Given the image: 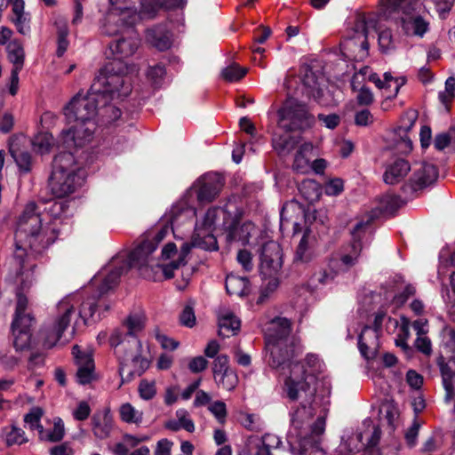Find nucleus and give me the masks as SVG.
Masks as SVG:
<instances>
[{
	"label": "nucleus",
	"instance_id": "1",
	"mask_svg": "<svg viewBox=\"0 0 455 455\" xmlns=\"http://www.w3.org/2000/svg\"><path fill=\"white\" fill-rule=\"evenodd\" d=\"M316 375L315 369H307L304 364L295 363L283 380V393L291 401H299L300 406L291 417L289 439L292 451L293 442L298 443L303 455L309 448L318 451L320 436L325 430V417L319 416L311 424L314 415L312 402L316 393Z\"/></svg>",
	"mask_w": 455,
	"mask_h": 455
},
{
	"label": "nucleus",
	"instance_id": "2",
	"mask_svg": "<svg viewBox=\"0 0 455 455\" xmlns=\"http://www.w3.org/2000/svg\"><path fill=\"white\" fill-rule=\"evenodd\" d=\"M115 67H108L100 73L89 92L83 95L78 92L64 108L63 112L68 123L87 124L86 132L96 128L94 118L100 111L101 100L107 97L128 96L132 92V84L118 74H113Z\"/></svg>",
	"mask_w": 455,
	"mask_h": 455
},
{
	"label": "nucleus",
	"instance_id": "3",
	"mask_svg": "<svg viewBox=\"0 0 455 455\" xmlns=\"http://www.w3.org/2000/svg\"><path fill=\"white\" fill-rule=\"evenodd\" d=\"M42 222L37 205L35 203L28 204L19 219L14 237V259L20 266L21 275H24L26 259L31 256L28 250L29 249L31 253H40L56 239L54 230L49 227H43Z\"/></svg>",
	"mask_w": 455,
	"mask_h": 455
},
{
	"label": "nucleus",
	"instance_id": "4",
	"mask_svg": "<svg viewBox=\"0 0 455 455\" xmlns=\"http://www.w3.org/2000/svg\"><path fill=\"white\" fill-rule=\"evenodd\" d=\"M291 323L285 317L274 318L266 331L267 346L269 349L268 364L284 376L290 374L291 368L295 363H301L307 369H313L311 363L317 362V358L313 355L308 356L305 363L292 361L299 350V344L293 336H291Z\"/></svg>",
	"mask_w": 455,
	"mask_h": 455
},
{
	"label": "nucleus",
	"instance_id": "5",
	"mask_svg": "<svg viewBox=\"0 0 455 455\" xmlns=\"http://www.w3.org/2000/svg\"><path fill=\"white\" fill-rule=\"evenodd\" d=\"M100 297V294L92 295L85 298L83 301H80L76 296H68L61 299L57 305V313L52 321L41 330L40 337L44 347L52 348L60 341L64 331L69 326L77 305H80L78 315L84 323L93 318L97 312L100 318L101 307H104L105 311L109 308V306L102 301Z\"/></svg>",
	"mask_w": 455,
	"mask_h": 455
},
{
	"label": "nucleus",
	"instance_id": "6",
	"mask_svg": "<svg viewBox=\"0 0 455 455\" xmlns=\"http://www.w3.org/2000/svg\"><path fill=\"white\" fill-rule=\"evenodd\" d=\"M83 181L84 172L71 152L55 156L49 179V188L54 196L63 198L73 194Z\"/></svg>",
	"mask_w": 455,
	"mask_h": 455
},
{
	"label": "nucleus",
	"instance_id": "7",
	"mask_svg": "<svg viewBox=\"0 0 455 455\" xmlns=\"http://www.w3.org/2000/svg\"><path fill=\"white\" fill-rule=\"evenodd\" d=\"M109 344L122 359L119 368L121 385L130 381L134 375H141L148 368L149 361L141 356L142 345L137 338H132L127 341L128 346H124L121 341L120 331L116 330L109 338Z\"/></svg>",
	"mask_w": 455,
	"mask_h": 455
},
{
	"label": "nucleus",
	"instance_id": "8",
	"mask_svg": "<svg viewBox=\"0 0 455 455\" xmlns=\"http://www.w3.org/2000/svg\"><path fill=\"white\" fill-rule=\"evenodd\" d=\"M381 16L386 20L400 22L403 32L409 36H422L428 28V23L413 13L411 0H380Z\"/></svg>",
	"mask_w": 455,
	"mask_h": 455
},
{
	"label": "nucleus",
	"instance_id": "9",
	"mask_svg": "<svg viewBox=\"0 0 455 455\" xmlns=\"http://www.w3.org/2000/svg\"><path fill=\"white\" fill-rule=\"evenodd\" d=\"M156 251V245L148 239H145L129 255L128 260L124 259L129 268H137L140 274L146 279L159 281L165 276L164 268L171 265H161L152 257Z\"/></svg>",
	"mask_w": 455,
	"mask_h": 455
},
{
	"label": "nucleus",
	"instance_id": "10",
	"mask_svg": "<svg viewBox=\"0 0 455 455\" xmlns=\"http://www.w3.org/2000/svg\"><path fill=\"white\" fill-rule=\"evenodd\" d=\"M277 115L278 127L285 132L306 130L315 124V117L307 106L295 99L286 100Z\"/></svg>",
	"mask_w": 455,
	"mask_h": 455
},
{
	"label": "nucleus",
	"instance_id": "11",
	"mask_svg": "<svg viewBox=\"0 0 455 455\" xmlns=\"http://www.w3.org/2000/svg\"><path fill=\"white\" fill-rule=\"evenodd\" d=\"M192 247H198L205 251H217L218 243L212 232L203 230L199 225L196 224L192 243H183L180 247L178 259L172 261L170 266L164 268V272L167 278L173 277L174 270L187 263L186 259Z\"/></svg>",
	"mask_w": 455,
	"mask_h": 455
},
{
	"label": "nucleus",
	"instance_id": "12",
	"mask_svg": "<svg viewBox=\"0 0 455 455\" xmlns=\"http://www.w3.org/2000/svg\"><path fill=\"white\" fill-rule=\"evenodd\" d=\"M120 1L109 0L113 7L108 12L103 27V33L108 36L116 35L122 32L124 28L132 26L139 18V14L135 10L115 7Z\"/></svg>",
	"mask_w": 455,
	"mask_h": 455
},
{
	"label": "nucleus",
	"instance_id": "13",
	"mask_svg": "<svg viewBox=\"0 0 455 455\" xmlns=\"http://www.w3.org/2000/svg\"><path fill=\"white\" fill-rule=\"evenodd\" d=\"M128 270L126 262L120 258L112 261L101 269L92 280L97 286L100 296H103L118 283L120 276Z\"/></svg>",
	"mask_w": 455,
	"mask_h": 455
},
{
	"label": "nucleus",
	"instance_id": "14",
	"mask_svg": "<svg viewBox=\"0 0 455 455\" xmlns=\"http://www.w3.org/2000/svg\"><path fill=\"white\" fill-rule=\"evenodd\" d=\"M137 48L138 43L132 38H122L109 44V51L116 60L107 65L100 73H104L108 67H115V70L112 71V73L122 76L131 84V78L127 76L129 68L121 59L132 56L136 52Z\"/></svg>",
	"mask_w": 455,
	"mask_h": 455
},
{
	"label": "nucleus",
	"instance_id": "15",
	"mask_svg": "<svg viewBox=\"0 0 455 455\" xmlns=\"http://www.w3.org/2000/svg\"><path fill=\"white\" fill-rule=\"evenodd\" d=\"M259 272L262 276L280 275L283 267V251L280 244L268 241L260 251Z\"/></svg>",
	"mask_w": 455,
	"mask_h": 455
},
{
	"label": "nucleus",
	"instance_id": "16",
	"mask_svg": "<svg viewBox=\"0 0 455 455\" xmlns=\"http://www.w3.org/2000/svg\"><path fill=\"white\" fill-rule=\"evenodd\" d=\"M372 23L371 20L358 19L355 25V36L344 41L343 49L350 52L353 58L362 60L368 55L367 35L368 28Z\"/></svg>",
	"mask_w": 455,
	"mask_h": 455
},
{
	"label": "nucleus",
	"instance_id": "17",
	"mask_svg": "<svg viewBox=\"0 0 455 455\" xmlns=\"http://www.w3.org/2000/svg\"><path fill=\"white\" fill-rule=\"evenodd\" d=\"M372 218L368 217L366 220L358 221L352 230L353 243L347 246L340 256L339 261L344 270L355 266L362 251L360 239L366 228L371 222Z\"/></svg>",
	"mask_w": 455,
	"mask_h": 455
},
{
	"label": "nucleus",
	"instance_id": "18",
	"mask_svg": "<svg viewBox=\"0 0 455 455\" xmlns=\"http://www.w3.org/2000/svg\"><path fill=\"white\" fill-rule=\"evenodd\" d=\"M72 354L77 367V382L82 385L91 383L96 379L92 351L90 349H83L80 346L75 345L72 348Z\"/></svg>",
	"mask_w": 455,
	"mask_h": 455
},
{
	"label": "nucleus",
	"instance_id": "19",
	"mask_svg": "<svg viewBox=\"0 0 455 455\" xmlns=\"http://www.w3.org/2000/svg\"><path fill=\"white\" fill-rule=\"evenodd\" d=\"M437 177L438 172L434 164L422 163L413 169L412 175L403 188L405 192H416L432 184Z\"/></svg>",
	"mask_w": 455,
	"mask_h": 455
},
{
	"label": "nucleus",
	"instance_id": "20",
	"mask_svg": "<svg viewBox=\"0 0 455 455\" xmlns=\"http://www.w3.org/2000/svg\"><path fill=\"white\" fill-rule=\"evenodd\" d=\"M197 200L210 203L220 194L224 186V179L218 173H207L197 181Z\"/></svg>",
	"mask_w": 455,
	"mask_h": 455
},
{
	"label": "nucleus",
	"instance_id": "21",
	"mask_svg": "<svg viewBox=\"0 0 455 455\" xmlns=\"http://www.w3.org/2000/svg\"><path fill=\"white\" fill-rule=\"evenodd\" d=\"M87 124L75 123V124L61 133V141L66 148H80L91 141L95 129L86 132Z\"/></svg>",
	"mask_w": 455,
	"mask_h": 455
},
{
	"label": "nucleus",
	"instance_id": "22",
	"mask_svg": "<svg viewBox=\"0 0 455 455\" xmlns=\"http://www.w3.org/2000/svg\"><path fill=\"white\" fill-rule=\"evenodd\" d=\"M91 420L93 435L97 438L106 439L110 435L114 427V420L108 409L96 411Z\"/></svg>",
	"mask_w": 455,
	"mask_h": 455
},
{
	"label": "nucleus",
	"instance_id": "23",
	"mask_svg": "<svg viewBox=\"0 0 455 455\" xmlns=\"http://www.w3.org/2000/svg\"><path fill=\"white\" fill-rule=\"evenodd\" d=\"M379 334L380 331L368 325L362 330L358 337V348L364 358L371 357L379 347Z\"/></svg>",
	"mask_w": 455,
	"mask_h": 455
},
{
	"label": "nucleus",
	"instance_id": "24",
	"mask_svg": "<svg viewBox=\"0 0 455 455\" xmlns=\"http://www.w3.org/2000/svg\"><path fill=\"white\" fill-rule=\"evenodd\" d=\"M411 169V164L407 160L397 158L387 166L384 181L387 184H396L407 176Z\"/></svg>",
	"mask_w": 455,
	"mask_h": 455
},
{
	"label": "nucleus",
	"instance_id": "25",
	"mask_svg": "<svg viewBox=\"0 0 455 455\" xmlns=\"http://www.w3.org/2000/svg\"><path fill=\"white\" fill-rule=\"evenodd\" d=\"M315 237L309 229H307L301 237L294 254V261L297 263H307L312 259V248Z\"/></svg>",
	"mask_w": 455,
	"mask_h": 455
},
{
	"label": "nucleus",
	"instance_id": "26",
	"mask_svg": "<svg viewBox=\"0 0 455 455\" xmlns=\"http://www.w3.org/2000/svg\"><path fill=\"white\" fill-rule=\"evenodd\" d=\"M313 144L309 142L300 145L297 151L292 168L300 173H306L310 169V157L313 151Z\"/></svg>",
	"mask_w": 455,
	"mask_h": 455
},
{
	"label": "nucleus",
	"instance_id": "27",
	"mask_svg": "<svg viewBox=\"0 0 455 455\" xmlns=\"http://www.w3.org/2000/svg\"><path fill=\"white\" fill-rule=\"evenodd\" d=\"M147 37L160 51L167 50L172 45L171 34L161 26L148 29Z\"/></svg>",
	"mask_w": 455,
	"mask_h": 455
},
{
	"label": "nucleus",
	"instance_id": "28",
	"mask_svg": "<svg viewBox=\"0 0 455 455\" xmlns=\"http://www.w3.org/2000/svg\"><path fill=\"white\" fill-rule=\"evenodd\" d=\"M441 372L446 391L445 398L451 400L454 396L455 389V356L451 358L447 363L441 365Z\"/></svg>",
	"mask_w": 455,
	"mask_h": 455
},
{
	"label": "nucleus",
	"instance_id": "29",
	"mask_svg": "<svg viewBox=\"0 0 455 455\" xmlns=\"http://www.w3.org/2000/svg\"><path fill=\"white\" fill-rule=\"evenodd\" d=\"M240 326V320L233 313L227 312L219 317V335L223 338L236 334Z\"/></svg>",
	"mask_w": 455,
	"mask_h": 455
},
{
	"label": "nucleus",
	"instance_id": "30",
	"mask_svg": "<svg viewBox=\"0 0 455 455\" xmlns=\"http://www.w3.org/2000/svg\"><path fill=\"white\" fill-rule=\"evenodd\" d=\"M226 290L231 296L243 297L249 292V280L230 274L226 277Z\"/></svg>",
	"mask_w": 455,
	"mask_h": 455
},
{
	"label": "nucleus",
	"instance_id": "31",
	"mask_svg": "<svg viewBox=\"0 0 455 455\" xmlns=\"http://www.w3.org/2000/svg\"><path fill=\"white\" fill-rule=\"evenodd\" d=\"M255 455H272L271 450L281 444L280 438L273 434H266L261 438H254Z\"/></svg>",
	"mask_w": 455,
	"mask_h": 455
},
{
	"label": "nucleus",
	"instance_id": "32",
	"mask_svg": "<svg viewBox=\"0 0 455 455\" xmlns=\"http://www.w3.org/2000/svg\"><path fill=\"white\" fill-rule=\"evenodd\" d=\"M7 58L12 63V69L21 70L24 65L25 52L21 43L18 40L11 41L6 47Z\"/></svg>",
	"mask_w": 455,
	"mask_h": 455
},
{
	"label": "nucleus",
	"instance_id": "33",
	"mask_svg": "<svg viewBox=\"0 0 455 455\" xmlns=\"http://www.w3.org/2000/svg\"><path fill=\"white\" fill-rule=\"evenodd\" d=\"M124 325L128 331L124 338L121 336V341L124 342V346H128L127 341L131 340L132 338H136V335L143 330L145 325L144 316L139 314L131 315L124 322ZM120 334L122 335L121 332Z\"/></svg>",
	"mask_w": 455,
	"mask_h": 455
},
{
	"label": "nucleus",
	"instance_id": "34",
	"mask_svg": "<svg viewBox=\"0 0 455 455\" xmlns=\"http://www.w3.org/2000/svg\"><path fill=\"white\" fill-rule=\"evenodd\" d=\"M298 138L290 134L277 135L275 134L273 139L274 148L279 155H287L291 152L295 146L298 144Z\"/></svg>",
	"mask_w": 455,
	"mask_h": 455
},
{
	"label": "nucleus",
	"instance_id": "35",
	"mask_svg": "<svg viewBox=\"0 0 455 455\" xmlns=\"http://www.w3.org/2000/svg\"><path fill=\"white\" fill-rule=\"evenodd\" d=\"M65 435L64 424L60 419H55L53 427L51 429H41L39 439L55 443L60 441Z\"/></svg>",
	"mask_w": 455,
	"mask_h": 455
},
{
	"label": "nucleus",
	"instance_id": "36",
	"mask_svg": "<svg viewBox=\"0 0 455 455\" xmlns=\"http://www.w3.org/2000/svg\"><path fill=\"white\" fill-rule=\"evenodd\" d=\"M415 121L412 119L408 120L407 124L399 126L395 130V134L399 136L400 140L397 142L396 148L403 153L410 152L412 149V141L408 136V132L413 126Z\"/></svg>",
	"mask_w": 455,
	"mask_h": 455
},
{
	"label": "nucleus",
	"instance_id": "37",
	"mask_svg": "<svg viewBox=\"0 0 455 455\" xmlns=\"http://www.w3.org/2000/svg\"><path fill=\"white\" fill-rule=\"evenodd\" d=\"M126 96H120L110 98L107 97L101 100L100 114L107 119L108 122H115L121 116V110L115 105L110 104V101L115 100L124 99Z\"/></svg>",
	"mask_w": 455,
	"mask_h": 455
},
{
	"label": "nucleus",
	"instance_id": "38",
	"mask_svg": "<svg viewBox=\"0 0 455 455\" xmlns=\"http://www.w3.org/2000/svg\"><path fill=\"white\" fill-rule=\"evenodd\" d=\"M119 415L123 421L129 424L140 425L142 422L143 412L126 403L120 406Z\"/></svg>",
	"mask_w": 455,
	"mask_h": 455
},
{
	"label": "nucleus",
	"instance_id": "39",
	"mask_svg": "<svg viewBox=\"0 0 455 455\" xmlns=\"http://www.w3.org/2000/svg\"><path fill=\"white\" fill-rule=\"evenodd\" d=\"M9 152L12 158L15 160L18 166L24 170L25 172H28L31 168V156L27 151H22L15 147L13 139H11L9 144Z\"/></svg>",
	"mask_w": 455,
	"mask_h": 455
},
{
	"label": "nucleus",
	"instance_id": "40",
	"mask_svg": "<svg viewBox=\"0 0 455 455\" xmlns=\"http://www.w3.org/2000/svg\"><path fill=\"white\" fill-rule=\"evenodd\" d=\"M32 145L37 153L46 154L53 145V138L48 132H40L34 137Z\"/></svg>",
	"mask_w": 455,
	"mask_h": 455
},
{
	"label": "nucleus",
	"instance_id": "41",
	"mask_svg": "<svg viewBox=\"0 0 455 455\" xmlns=\"http://www.w3.org/2000/svg\"><path fill=\"white\" fill-rule=\"evenodd\" d=\"M247 73V68L240 67L236 63H233L225 68L222 72V77L228 82H236L242 79Z\"/></svg>",
	"mask_w": 455,
	"mask_h": 455
},
{
	"label": "nucleus",
	"instance_id": "42",
	"mask_svg": "<svg viewBox=\"0 0 455 455\" xmlns=\"http://www.w3.org/2000/svg\"><path fill=\"white\" fill-rule=\"evenodd\" d=\"M13 335V345L17 350H23L29 347L31 333L27 331H20L17 327H12Z\"/></svg>",
	"mask_w": 455,
	"mask_h": 455
},
{
	"label": "nucleus",
	"instance_id": "43",
	"mask_svg": "<svg viewBox=\"0 0 455 455\" xmlns=\"http://www.w3.org/2000/svg\"><path fill=\"white\" fill-rule=\"evenodd\" d=\"M5 441L7 445H20L28 442L27 437L25 436V432L17 427L12 426L10 430H8L5 434Z\"/></svg>",
	"mask_w": 455,
	"mask_h": 455
},
{
	"label": "nucleus",
	"instance_id": "44",
	"mask_svg": "<svg viewBox=\"0 0 455 455\" xmlns=\"http://www.w3.org/2000/svg\"><path fill=\"white\" fill-rule=\"evenodd\" d=\"M165 73L164 67L157 64L148 68L147 71V77L153 85L160 86L164 78Z\"/></svg>",
	"mask_w": 455,
	"mask_h": 455
},
{
	"label": "nucleus",
	"instance_id": "45",
	"mask_svg": "<svg viewBox=\"0 0 455 455\" xmlns=\"http://www.w3.org/2000/svg\"><path fill=\"white\" fill-rule=\"evenodd\" d=\"M219 376L218 379H215L216 383L227 390H232L235 387L238 382V378L233 370L222 372Z\"/></svg>",
	"mask_w": 455,
	"mask_h": 455
},
{
	"label": "nucleus",
	"instance_id": "46",
	"mask_svg": "<svg viewBox=\"0 0 455 455\" xmlns=\"http://www.w3.org/2000/svg\"><path fill=\"white\" fill-rule=\"evenodd\" d=\"M220 208H210L204 214V219L200 223H197L201 229L212 232L213 227L220 212Z\"/></svg>",
	"mask_w": 455,
	"mask_h": 455
},
{
	"label": "nucleus",
	"instance_id": "47",
	"mask_svg": "<svg viewBox=\"0 0 455 455\" xmlns=\"http://www.w3.org/2000/svg\"><path fill=\"white\" fill-rule=\"evenodd\" d=\"M300 193L308 201H313L318 197V185L314 180H304L299 187Z\"/></svg>",
	"mask_w": 455,
	"mask_h": 455
},
{
	"label": "nucleus",
	"instance_id": "48",
	"mask_svg": "<svg viewBox=\"0 0 455 455\" xmlns=\"http://www.w3.org/2000/svg\"><path fill=\"white\" fill-rule=\"evenodd\" d=\"M228 363L229 360L228 355H220L215 358L212 366L214 379H218L219 376L223 374L222 372H226L231 370L229 368Z\"/></svg>",
	"mask_w": 455,
	"mask_h": 455
},
{
	"label": "nucleus",
	"instance_id": "49",
	"mask_svg": "<svg viewBox=\"0 0 455 455\" xmlns=\"http://www.w3.org/2000/svg\"><path fill=\"white\" fill-rule=\"evenodd\" d=\"M34 323V317L29 314H22L19 316L14 315L12 327H17L20 331H30V328Z\"/></svg>",
	"mask_w": 455,
	"mask_h": 455
},
{
	"label": "nucleus",
	"instance_id": "50",
	"mask_svg": "<svg viewBox=\"0 0 455 455\" xmlns=\"http://www.w3.org/2000/svg\"><path fill=\"white\" fill-rule=\"evenodd\" d=\"M208 410L214 415L220 423H224L227 417L226 404L222 401H215L211 403Z\"/></svg>",
	"mask_w": 455,
	"mask_h": 455
},
{
	"label": "nucleus",
	"instance_id": "51",
	"mask_svg": "<svg viewBox=\"0 0 455 455\" xmlns=\"http://www.w3.org/2000/svg\"><path fill=\"white\" fill-rule=\"evenodd\" d=\"M176 417L181 425V428H184L189 433H193L195 431V424L193 420L189 418V414L187 410L179 409L176 411Z\"/></svg>",
	"mask_w": 455,
	"mask_h": 455
},
{
	"label": "nucleus",
	"instance_id": "52",
	"mask_svg": "<svg viewBox=\"0 0 455 455\" xmlns=\"http://www.w3.org/2000/svg\"><path fill=\"white\" fill-rule=\"evenodd\" d=\"M41 416V411L36 409L28 413L24 419L25 422L29 425L31 429H36L38 431V436L40 435V430L44 428L40 424Z\"/></svg>",
	"mask_w": 455,
	"mask_h": 455
},
{
	"label": "nucleus",
	"instance_id": "53",
	"mask_svg": "<svg viewBox=\"0 0 455 455\" xmlns=\"http://www.w3.org/2000/svg\"><path fill=\"white\" fill-rule=\"evenodd\" d=\"M139 392L142 399H152L156 393L155 383L148 380H141L139 386Z\"/></svg>",
	"mask_w": 455,
	"mask_h": 455
},
{
	"label": "nucleus",
	"instance_id": "54",
	"mask_svg": "<svg viewBox=\"0 0 455 455\" xmlns=\"http://www.w3.org/2000/svg\"><path fill=\"white\" fill-rule=\"evenodd\" d=\"M379 45L383 52H387L394 47V41L389 29H384L379 32Z\"/></svg>",
	"mask_w": 455,
	"mask_h": 455
},
{
	"label": "nucleus",
	"instance_id": "55",
	"mask_svg": "<svg viewBox=\"0 0 455 455\" xmlns=\"http://www.w3.org/2000/svg\"><path fill=\"white\" fill-rule=\"evenodd\" d=\"M236 259L243 270L249 272L253 268L251 253L247 250H240L237 252Z\"/></svg>",
	"mask_w": 455,
	"mask_h": 455
},
{
	"label": "nucleus",
	"instance_id": "56",
	"mask_svg": "<svg viewBox=\"0 0 455 455\" xmlns=\"http://www.w3.org/2000/svg\"><path fill=\"white\" fill-rule=\"evenodd\" d=\"M169 230H170V228L168 226L161 227V228H156V230H153L150 233H148L147 235L146 239H148L150 242H152L153 244H155L156 248L158 243H161L165 238V236L169 233Z\"/></svg>",
	"mask_w": 455,
	"mask_h": 455
},
{
	"label": "nucleus",
	"instance_id": "57",
	"mask_svg": "<svg viewBox=\"0 0 455 455\" xmlns=\"http://www.w3.org/2000/svg\"><path fill=\"white\" fill-rule=\"evenodd\" d=\"M160 7L161 4L156 0L142 3L140 15L143 17L153 18Z\"/></svg>",
	"mask_w": 455,
	"mask_h": 455
},
{
	"label": "nucleus",
	"instance_id": "58",
	"mask_svg": "<svg viewBox=\"0 0 455 455\" xmlns=\"http://www.w3.org/2000/svg\"><path fill=\"white\" fill-rule=\"evenodd\" d=\"M181 324L187 327H193L196 323V316L193 308L190 306L185 307L180 315Z\"/></svg>",
	"mask_w": 455,
	"mask_h": 455
},
{
	"label": "nucleus",
	"instance_id": "59",
	"mask_svg": "<svg viewBox=\"0 0 455 455\" xmlns=\"http://www.w3.org/2000/svg\"><path fill=\"white\" fill-rule=\"evenodd\" d=\"M208 361L203 356H196L190 360L188 369L194 373H198L207 368Z\"/></svg>",
	"mask_w": 455,
	"mask_h": 455
},
{
	"label": "nucleus",
	"instance_id": "60",
	"mask_svg": "<svg viewBox=\"0 0 455 455\" xmlns=\"http://www.w3.org/2000/svg\"><path fill=\"white\" fill-rule=\"evenodd\" d=\"M421 423L418 419H414L411 426L408 428L405 433V438L411 446H413L416 443V439L419 434V427Z\"/></svg>",
	"mask_w": 455,
	"mask_h": 455
},
{
	"label": "nucleus",
	"instance_id": "61",
	"mask_svg": "<svg viewBox=\"0 0 455 455\" xmlns=\"http://www.w3.org/2000/svg\"><path fill=\"white\" fill-rule=\"evenodd\" d=\"M355 123L359 126H367L373 123V116L368 109H363L355 114Z\"/></svg>",
	"mask_w": 455,
	"mask_h": 455
},
{
	"label": "nucleus",
	"instance_id": "62",
	"mask_svg": "<svg viewBox=\"0 0 455 455\" xmlns=\"http://www.w3.org/2000/svg\"><path fill=\"white\" fill-rule=\"evenodd\" d=\"M343 191V181L340 179L330 180L325 185V193L328 196H337Z\"/></svg>",
	"mask_w": 455,
	"mask_h": 455
},
{
	"label": "nucleus",
	"instance_id": "63",
	"mask_svg": "<svg viewBox=\"0 0 455 455\" xmlns=\"http://www.w3.org/2000/svg\"><path fill=\"white\" fill-rule=\"evenodd\" d=\"M91 413V408L87 402L82 401L78 403L77 408L74 411V418L77 420L83 421L86 419Z\"/></svg>",
	"mask_w": 455,
	"mask_h": 455
},
{
	"label": "nucleus",
	"instance_id": "64",
	"mask_svg": "<svg viewBox=\"0 0 455 455\" xmlns=\"http://www.w3.org/2000/svg\"><path fill=\"white\" fill-rule=\"evenodd\" d=\"M443 343L446 348H448L455 356V331L452 329H446L443 332Z\"/></svg>",
	"mask_w": 455,
	"mask_h": 455
}]
</instances>
